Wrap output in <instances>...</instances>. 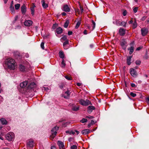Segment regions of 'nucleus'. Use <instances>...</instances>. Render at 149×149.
I'll list each match as a JSON object with an SVG mask.
<instances>
[{
    "label": "nucleus",
    "mask_w": 149,
    "mask_h": 149,
    "mask_svg": "<svg viewBox=\"0 0 149 149\" xmlns=\"http://www.w3.org/2000/svg\"><path fill=\"white\" fill-rule=\"evenodd\" d=\"M6 62V63L9 68L12 70L14 69L15 66V62L14 60L12 58H9L7 60Z\"/></svg>",
    "instance_id": "obj_1"
},
{
    "label": "nucleus",
    "mask_w": 149,
    "mask_h": 149,
    "mask_svg": "<svg viewBox=\"0 0 149 149\" xmlns=\"http://www.w3.org/2000/svg\"><path fill=\"white\" fill-rule=\"evenodd\" d=\"M79 102L83 106H88L91 104L90 101L88 100H84L83 99H81L79 100Z\"/></svg>",
    "instance_id": "obj_2"
},
{
    "label": "nucleus",
    "mask_w": 149,
    "mask_h": 149,
    "mask_svg": "<svg viewBox=\"0 0 149 149\" xmlns=\"http://www.w3.org/2000/svg\"><path fill=\"white\" fill-rule=\"evenodd\" d=\"M59 127L56 126L53 128L51 130L52 135L51 136L53 138H54L57 134V131L58 130Z\"/></svg>",
    "instance_id": "obj_3"
},
{
    "label": "nucleus",
    "mask_w": 149,
    "mask_h": 149,
    "mask_svg": "<svg viewBox=\"0 0 149 149\" xmlns=\"http://www.w3.org/2000/svg\"><path fill=\"white\" fill-rule=\"evenodd\" d=\"M6 138L9 141H11L14 138V134L13 132H9L6 135Z\"/></svg>",
    "instance_id": "obj_4"
},
{
    "label": "nucleus",
    "mask_w": 149,
    "mask_h": 149,
    "mask_svg": "<svg viewBox=\"0 0 149 149\" xmlns=\"http://www.w3.org/2000/svg\"><path fill=\"white\" fill-rule=\"evenodd\" d=\"M114 22H113L114 23ZM115 23L118 26H125L126 22L124 21L120 22L119 20H117L115 21Z\"/></svg>",
    "instance_id": "obj_5"
},
{
    "label": "nucleus",
    "mask_w": 149,
    "mask_h": 149,
    "mask_svg": "<svg viewBox=\"0 0 149 149\" xmlns=\"http://www.w3.org/2000/svg\"><path fill=\"white\" fill-rule=\"evenodd\" d=\"M130 73L131 75L134 77H136L137 75L136 71L133 68L130 69Z\"/></svg>",
    "instance_id": "obj_6"
},
{
    "label": "nucleus",
    "mask_w": 149,
    "mask_h": 149,
    "mask_svg": "<svg viewBox=\"0 0 149 149\" xmlns=\"http://www.w3.org/2000/svg\"><path fill=\"white\" fill-rule=\"evenodd\" d=\"M127 42H126L125 39H122L120 42V45L122 46L123 49H125L126 48V44Z\"/></svg>",
    "instance_id": "obj_7"
},
{
    "label": "nucleus",
    "mask_w": 149,
    "mask_h": 149,
    "mask_svg": "<svg viewBox=\"0 0 149 149\" xmlns=\"http://www.w3.org/2000/svg\"><path fill=\"white\" fill-rule=\"evenodd\" d=\"M33 23L32 21L30 20H26L24 23L25 26H31Z\"/></svg>",
    "instance_id": "obj_8"
},
{
    "label": "nucleus",
    "mask_w": 149,
    "mask_h": 149,
    "mask_svg": "<svg viewBox=\"0 0 149 149\" xmlns=\"http://www.w3.org/2000/svg\"><path fill=\"white\" fill-rule=\"evenodd\" d=\"M70 94V91L69 90H68L62 96L65 98L67 99L69 98Z\"/></svg>",
    "instance_id": "obj_9"
},
{
    "label": "nucleus",
    "mask_w": 149,
    "mask_h": 149,
    "mask_svg": "<svg viewBox=\"0 0 149 149\" xmlns=\"http://www.w3.org/2000/svg\"><path fill=\"white\" fill-rule=\"evenodd\" d=\"M148 29L143 28L141 29V34L143 36H145L148 33Z\"/></svg>",
    "instance_id": "obj_10"
},
{
    "label": "nucleus",
    "mask_w": 149,
    "mask_h": 149,
    "mask_svg": "<svg viewBox=\"0 0 149 149\" xmlns=\"http://www.w3.org/2000/svg\"><path fill=\"white\" fill-rule=\"evenodd\" d=\"M95 109L94 107L93 106H89L87 108V112L89 113H91L93 110Z\"/></svg>",
    "instance_id": "obj_11"
},
{
    "label": "nucleus",
    "mask_w": 149,
    "mask_h": 149,
    "mask_svg": "<svg viewBox=\"0 0 149 149\" xmlns=\"http://www.w3.org/2000/svg\"><path fill=\"white\" fill-rule=\"evenodd\" d=\"M36 86V85L34 82H31L28 85L27 88L28 89H33Z\"/></svg>",
    "instance_id": "obj_12"
},
{
    "label": "nucleus",
    "mask_w": 149,
    "mask_h": 149,
    "mask_svg": "<svg viewBox=\"0 0 149 149\" xmlns=\"http://www.w3.org/2000/svg\"><path fill=\"white\" fill-rule=\"evenodd\" d=\"M63 10L66 12H68L70 11V9L68 5H65L63 6Z\"/></svg>",
    "instance_id": "obj_13"
},
{
    "label": "nucleus",
    "mask_w": 149,
    "mask_h": 149,
    "mask_svg": "<svg viewBox=\"0 0 149 149\" xmlns=\"http://www.w3.org/2000/svg\"><path fill=\"white\" fill-rule=\"evenodd\" d=\"M26 7L24 4H23L21 7V12L23 14H25L26 12Z\"/></svg>",
    "instance_id": "obj_14"
},
{
    "label": "nucleus",
    "mask_w": 149,
    "mask_h": 149,
    "mask_svg": "<svg viewBox=\"0 0 149 149\" xmlns=\"http://www.w3.org/2000/svg\"><path fill=\"white\" fill-rule=\"evenodd\" d=\"M119 33L120 36H124L125 33V30L123 28H120L119 30Z\"/></svg>",
    "instance_id": "obj_15"
},
{
    "label": "nucleus",
    "mask_w": 149,
    "mask_h": 149,
    "mask_svg": "<svg viewBox=\"0 0 149 149\" xmlns=\"http://www.w3.org/2000/svg\"><path fill=\"white\" fill-rule=\"evenodd\" d=\"M28 83V82L27 81H25L22 83H21L20 84V86L21 87L24 88L26 86Z\"/></svg>",
    "instance_id": "obj_16"
},
{
    "label": "nucleus",
    "mask_w": 149,
    "mask_h": 149,
    "mask_svg": "<svg viewBox=\"0 0 149 149\" xmlns=\"http://www.w3.org/2000/svg\"><path fill=\"white\" fill-rule=\"evenodd\" d=\"M19 68L20 71L22 72H26L27 71V69L24 66L22 65H20L19 66Z\"/></svg>",
    "instance_id": "obj_17"
},
{
    "label": "nucleus",
    "mask_w": 149,
    "mask_h": 149,
    "mask_svg": "<svg viewBox=\"0 0 149 149\" xmlns=\"http://www.w3.org/2000/svg\"><path fill=\"white\" fill-rule=\"evenodd\" d=\"M90 131L88 129H85L82 130L81 132V134L83 135H86L89 133Z\"/></svg>",
    "instance_id": "obj_18"
},
{
    "label": "nucleus",
    "mask_w": 149,
    "mask_h": 149,
    "mask_svg": "<svg viewBox=\"0 0 149 149\" xmlns=\"http://www.w3.org/2000/svg\"><path fill=\"white\" fill-rule=\"evenodd\" d=\"M56 33L58 34H60L62 33L63 29L62 28L60 27H59L56 29Z\"/></svg>",
    "instance_id": "obj_19"
},
{
    "label": "nucleus",
    "mask_w": 149,
    "mask_h": 149,
    "mask_svg": "<svg viewBox=\"0 0 149 149\" xmlns=\"http://www.w3.org/2000/svg\"><path fill=\"white\" fill-rule=\"evenodd\" d=\"M41 3H42V6L44 8H46L48 7V4L45 3L44 0H42Z\"/></svg>",
    "instance_id": "obj_20"
},
{
    "label": "nucleus",
    "mask_w": 149,
    "mask_h": 149,
    "mask_svg": "<svg viewBox=\"0 0 149 149\" xmlns=\"http://www.w3.org/2000/svg\"><path fill=\"white\" fill-rule=\"evenodd\" d=\"M58 144L59 147L60 148H63L64 147V145L63 142L61 141H58L57 143Z\"/></svg>",
    "instance_id": "obj_21"
},
{
    "label": "nucleus",
    "mask_w": 149,
    "mask_h": 149,
    "mask_svg": "<svg viewBox=\"0 0 149 149\" xmlns=\"http://www.w3.org/2000/svg\"><path fill=\"white\" fill-rule=\"evenodd\" d=\"M132 56H129V57H127V64L129 65H130L131 64V58H132Z\"/></svg>",
    "instance_id": "obj_22"
},
{
    "label": "nucleus",
    "mask_w": 149,
    "mask_h": 149,
    "mask_svg": "<svg viewBox=\"0 0 149 149\" xmlns=\"http://www.w3.org/2000/svg\"><path fill=\"white\" fill-rule=\"evenodd\" d=\"M27 145L29 147L32 148L33 147V142L32 140H30L27 143Z\"/></svg>",
    "instance_id": "obj_23"
},
{
    "label": "nucleus",
    "mask_w": 149,
    "mask_h": 149,
    "mask_svg": "<svg viewBox=\"0 0 149 149\" xmlns=\"http://www.w3.org/2000/svg\"><path fill=\"white\" fill-rule=\"evenodd\" d=\"M134 47H131L128 48V50L130 51L129 54H131L134 52Z\"/></svg>",
    "instance_id": "obj_24"
},
{
    "label": "nucleus",
    "mask_w": 149,
    "mask_h": 149,
    "mask_svg": "<svg viewBox=\"0 0 149 149\" xmlns=\"http://www.w3.org/2000/svg\"><path fill=\"white\" fill-rule=\"evenodd\" d=\"M0 120L1 121V123L3 125H6L7 123V120L4 118H1L0 119Z\"/></svg>",
    "instance_id": "obj_25"
},
{
    "label": "nucleus",
    "mask_w": 149,
    "mask_h": 149,
    "mask_svg": "<svg viewBox=\"0 0 149 149\" xmlns=\"http://www.w3.org/2000/svg\"><path fill=\"white\" fill-rule=\"evenodd\" d=\"M73 110L76 111L78 110L79 109V106H74L72 107V108Z\"/></svg>",
    "instance_id": "obj_26"
},
{
    "label": "nucleus",
    "mask_w": 149,
    "mask_h": 149,
    "mask_svg": "<svg viewBox=\"0 0 149 149\" xmlns=\"http://www.w3.org/2000/svg\"><path fill=\"white\" fill-rule=\"evenodd\" d=\"M65 132L67 134H69L70 135H74L75 134V133L74 132L68 130L66 131Z\"/></svg>",
    "instance_id": "obj_27"
},
{
    "label": "nucleus",
    "mask_w": 149,
    "mask_h": 149,
    "mask_svg": "<svg viewBox=\"0 0 149 149\" xmlns=\"http://www.w3.org/2000/svg\"><path fill=\"white\" fill-rule=\"evenodd\" d=\"M59 56H60V57L61 58H63V59L64 57V55L63 53L62 52L60 51L59 52Z\"/></svg>",
    "instance_id": "obj_28"
},
{
    "label": "nucleus",
    "mask_w": 149,
    "mask_h": 149,
    "mask_svg": "<svg viewBox=\"0 0 149 149\" xmlns=\"http://www.w3.org/2000/svg\"><path fill=\"white\" fill-rule=\"evenodd\" d=\"M66 64L65 63V61L64 59H63L61 62V67L64 68Z\"/></svg>",
    "instance_id": "obj_29"
},
{
    "label": "nucleus",
    "mask_w": 149,
    "mask_h": 149,
    "mask_svg": "<svg viewBox=\"0 0 149 149\" xmlns=\"http://www.w3.org/2000/svg\"><path fill=\"white\" fill-rule=\"evenodd\" d=\"M35 6H34L33 7H32L31 8V14L33 15L34 14V7H35Z\"/></svg>",
    "instance_id": "obj_30"
},
{
    "label": "nucleus",
    "mask_w": 149,
    "mask_h": 149,
    "mask_svg": "<svg viewBox=\"0 0 149 149\" xmlns=\"http://www.w3.org/2000/svg\"><path fill=\"white\" fill-rule=\"evenodd\" d=\"M10 10L12 13L14 14L15 13V10L14 9V7L13 6V5H10Z\"/></svg>",
    "instance_id": "obj_31"
},
{
    "label": "nucleus",
    "mask_w": 149,
    "mask_h": 149,
    "mask_svg": "<svg viewBox=\"0 0 149 149\" xmlns=\"http://www.w3.org/2000/svg\"><path fill=\"white\" fill-rule=\"evenodd\" d=\"M81 21H79L77 23L75 27V28L76 29H77L79 26L81 24Z\"/></svg>",
    "instance_id": "obj_32"
},
{
    "label": "nucleus",
    "mask_w": 149,
    "mask_h": 149,
    "mask_svg": "<svg viewBox=\"0 0 149 149\" xmlns=\"http://www.w3.org/2000/svg\"><path fill=\"white\" fill-rule=\"evenodd\" d=\"M69 21L67 20L65 22V23L64 24V27L65 28H67L68 26V24H69Z\"/></svg>",
    "instance_id": "obj_33"
},
{
    "label": "nucleus",
    "mask_w": 149,
    "mask_h": 149,
    "mask_svg": "<svg viewBox=\"0 0 149 149\" xmlns=\"http://www.w3.org/2000/svg\"><path fill=\"white\" fill-rule=\"evenodd\" d=\"M92 30H93L94 29V28H95V23L94 22V21L93 20H92Z\"/></svg>",
    "instance_id": "obj_34"
},
{
    "label": "nucleus",
    "mask_w": 149,
    "mask_h": 149,
    "mask_svg": "<svg viewBox=\"0 0 149 149\" xmlns=\"http://www.w3.org/2000/svg\"><path fill=\"white\" fill-rule=\"evenodd\" d=\"M137 26V23L136 21H135L133 23L132 27L133 29H134L136 28Z\"/></svg>",
    "instance_id": "obj_35"
},
{
    "label": "nucleus",
    "mask_w": 149,
    "mask_h": 149,
    "mask_svg": "<svg viewBox=\"0 0 149 149\" xmlns=\"http://www.w3.org/2000/svg\"><path fill=\"white\" fill-rule=\"evenodd\" d=\"M20 4L19 3L15 5V8L16 10H18L19 8Z\"/></svg>",
    "instance_id": "obj_36"
},
{
    "label": "nucleus",
    "mask_w": 149,
    "mask_h": 149,
    "mask_svg": "<svg viewBox=\"0 0 149 149\" xmlns=\"http://www.w3.org/2000/svg\"><path fill=\"white\" fill-rule=\"evenodd\" d=\"M141 63V61L140 60H137L135 62V63L136 65H140Z\"/></svg>",
    "instance_id": "obj_37"
},
{
    "label": "nucleus",
    "mask_w": 149,
    "mask_h": 149,
    "mask_svg": "<svg viewBox=\"0 0 149 149\" xmlns=\"http://www.w3.org/2000/svg\"><path fill=\"white\" fill-rule=\"evenodd\" d=\"M71 149H77V146L76 145H73L70 147Z\"/></svg>",
    "instance_id": "obj_38"
},
{
    "label": "nucleus",
    "mask_w": 149,
    "mask_h": 149,
    "mask_svg": "<svg viewBox=\"0 0 149 149\" xmlns=\"http://www.w3.org/2000/svg\"><path fill=\"white\" fill-rule=\"evenodd\" d=\"M87 120L86 119L83 118L81 120V122L82 123H85L87 122Z\"/></svg>",
    "instance_id": "obj_39"
},
{
    "label": "nucleus",
    "mask_w": 149,
    "mask_h": 149,
    "mask_svg": "<svg viewBox=\"0 0 149 149\" xmlns=\"http://www.w3.org/2000/svg\"><path fill=\"white\" fill-rule=\"evenodd\" d=\"M61 39L64 40H68L67 38V37L65 36H63L62 38Z\"/></svg>",
    "instance_id": "obj_40"
},
{
    "label": "nucleus",
    "mask_w": 149,
    "mask_h": 149,
    "mask_svg": "<svg viewBox=\"0 0 149 149\" xmlns=\"http://www.w3.org/2000/svg\"><path fill=\"white\" fill-rule=\"evenodd\" d=\"M130 95L133 97H134L136 96V94L133 92L130 93Z\"/></svg>",
    "instance_id": "obj_41"
},
{
    "label": "nucleus",
    "mask_w": 149,
    "mask_h": 149,
    "mask_svg": "<svg viewBox=\"0 0 149 149\" xmlns=\"http://www.w3.org/2000/svg\"><path fill=\"white\" fill-rule=\"evenodd\" d=\"M65 78L67 79V80H72V78L71 77H70L69 76H65Z\"/></svg>",
    "instance_id": "obj_42"
},
{
    "label": "nucleus",
    "mask_w": 149,
    "mask_h": 149,
    "mask_svg": "<svg viewBox=\"0 0 149 149\" xmlns=\"http://www.w3.org/2000/svg\"><path fill=\"white\" fill-rule=\"evenodd\" d=\"M44 42H42L40 45V46L41 48L42 49H44L45 48V47L44 46Z\"/></svg>",
    "instance_id": "obj_43"
},
{
    "label": "nucleus",
    "mask_w": 149,
    "mask_h": 149,
    "mask_svg": "<svg viewBox=\"0 0 149 149\" xmlns=\"http://www.w3.org/2000/svg\"><path fill=\"white\" fill-rule=\"evenodd\" d=\"M138 10V7H135V8H134L133 9L134 12V13H136L137 12Z\"/></svg>",
    "instance_id": "obj_44"
},
{
    "label": "nucleus",
    "mask_w": 149,
    "mask_h": 149,
    "mask_svg": "<svg viewBox=\"0 0 149 149\" xmlns=\"http://www.w3.org/2000/svg\"><path fill=\"white\" fill-rule=\"evenodd\" d=\"M69 43V41L68 40H66L63 43V45H67V44H68Z\"/></svg>",
    "instance_id": "obj_45"
},
{
    "label": "nucleus",
    "mask_w": 149,
    "mask_h": 149,
    "mask_svg": "<svg viewBox=\"0 0 149 149\" xmlns=\"http://www.w3.org/2000/svg\"><path fill=\"white\" fill-rule=\"evenodd\" d=\"M127 13V11L126 10H125L123 12V14L124 16H125L126 15Z\"/></svg>",
    "instance_id": "obj_46"
},
{
    "label": "nucleus",
    "mask_w": 149,
    "mask_h": 149,
    "mask_svg": "<svg viewBox=\"0 0 149 149\" xmlns=\"http://www.w3.org/2000/svg\"><path fill=\"white\" fill-rule=\"evenodd\" d=\"M57 24H54L52 26V28L53 29H55L56 28V26H57Z\"/></svg>",
    "instance_id": "obj_47"
},
{
    "label": "nucleus",
    "mask_w": 149,
    "mask_h": 149,
    "mask_svg": "<svg viewBox=\"0 0 149 149\" xmlns=\"http://www.w3.org/2000/svg\"><path fill=\"white\" fill-rule=\"evenodd\" d=\"M86 118H89L90 119H92L94 118V117L93 116H86Z\"/></svg>",
    "instance_id": "obj_48"
},
{
    "label": "nucleus",
    "mask_w": 149,
    "mask_h": 149,
    "mask_svg": "<svg viewBox=\"0 0 149 149\" xmlns=\"http://www.w3.org/2000/svg\"><path fill=\"white\" fill-rule=\"evenodd\" d=\"M146 102L148 104L149 102V97H148L146 98Z\"/></svg>",
    "instance_id": "obj_49"
},
{
    "label": "nucleus",
    "mask_w": 149,
    "mask_h": 149,
    "mask_svg": "<svg viewBox=\"0 0 149 149\" xmlns=\"http://www.w3.org/2000/svg\"><path fill=\"white\" fill-rule=\"evenodd\" d=\"M63 46L64 48L65 49H68V46H67V45H63Z\"/></svg>",
    "instance_id": "obj_50"
},
{
    "label": "nucleus",
    "mask_w": 149,
    "mask_h": 149,
    "mask_svg": "<svg viewBox=\"0 0 149 149\" xmlns=\"http://www.w3.org/2000/svg\"><path fill=\"white\" fill-rule=\"evenodd\" d=\"M142 48H143V47L142 46H140V47H138L136 49V50H139L141 49H142Z\"/></svg>",
    "instance_id": "obj_51"
},
{
    "label": "nucleus",
    "mask_w": 149,
    "mask_h": 149,
    "mask_svg": "<svg viewBox=\"0 0 149 149\" xmlns=\"http://www.w3.org/2000/svg\"><path fill=\"white\" fill-rule=\"evenodd\" d=\"M72 34V31H69L68 32V35L69 36L71 35Z\"/></svg>",
    "instance_id": "obj_52"
},
{
    "label": "nucleus",
    "mask_w": 149,
    "mask_h": 149,
    "mask_svg": "<svg viewBox=\"0 0 149 149\" xmlns=\"http://www.w3.org/2000/svg\"><path fill=\"white\" fill-rule=\"evenodd\" d=\"M131 86L132 87H136L135 85L133 83H131Z\"/></svg>",
    "instance_id": "obj_53"
},
{
    "label": "nucleus",
    "mask_w": 149,
    "mask_h": 149,
    "mask_svg": "<svg viewBox=\"0 0 149 149\" xmlns=\"http://www.w3.org/2000/svg\"><path fill=\"white\" fill-rule=\"evenodd\" d=\"M90 123L92 125H93L95 124V121L93 120H91V122Z\"/></svg>",
    "instance_id": "obj_54"
},
{
    "label": "nucleus",
    "mask_w": 149,
    "mask_h": 149,
    "mask_svg": "<svg viewBox=\"0 0 149 149\" xmlns=\"http://www.w3.org/2000/svg\"><path fill=\"white\" fill-rule=\"evenodd\" d=\"M43 90H45V91H47V90H49V89L48 88H46V87H43Z\"/></svg>",
    "instance_id": "obj_55"
},
{
    "label": "nucleus",
    "mask_w": 149,
    "mask_h": 149,
    "mask_svg": "<svg viewBox=\"0 0 149 149\" xmlns=\"http://www.w3.org/2000/svg\"><path fill=\"white\" fill-rule=\"evenodd\" d=\"M80 8L81 13L83 12L84 11L83 8L81 6H80Z\"/></svg>",
    "instance_id": "obj_56"
},
{
    "label": "nucleus",
    "mask_w": 149,
    "mask_h": 149,
    "mask_svg": "<svg viewBox=\"0 0 149 149\" xmlns=\"http://www.w3.org/2000/svg\"><path fill=\"white\" fill-rule=\"evenodd\" d=\"M146 18V16H144V17H143L142 18H141V20H145Z\"/></svg>",
    "instance_id": "obj_57"
},
{
    "label": "nucleus",
    "mask_w": 149,
    "mask_h": 149,
    "mask_svg": "<svg viewBox=\"0 0 149 149\" xmlns=\"http://www.w3.org/2000/svg\"><path fill=\"white\" fill-rule=\"evenodd\" d=\"M76 84L77 86H80L81 85V84L79 83H77Z\"/></svg>",
    "instance_id": "obj_58"
},
{
    "label": "nucleus",
    "mask_w": 149,
    "mask_h": 149,
    "mask_svg": "<svg viewBox=\"0 0 149 149\" xmlns=\"http://www.w3.org/2000/svg\"><path fill=\"white\" fill-rule=\"evenodd\" d=\"M84 33L85 34H87V30H85L84 32Z\"/></svg>",
    "instance_id": "obj_59"
},
{
    "label": "nucleus",
    "mask_w": 149,
    "mask_h": 149,
    "mask_svg": "<svg viewBox=\"0 0 149 149\" xmlns=\"http://www.w3.org/2000/svg\"><path fill=\"white\" fill-rule=\"evenodd\" d=\"M62 15L63 16H65L66 15V13L65 12H63L62 13Z\"/></svg>",
    "instance_id": "obj_60"
},
{
    "label": "nucleus",
    "mask_w": 149,
    "mask_h": 149,
    "mask_svg": "<svg viewBox=\"0 0 149 149\" xmlns=\"http://www.w3.org/2000/svg\"><path fill=\"white\" fill-rule=\"evenodd\" d=\"M92 125L91 124V123H89V124H88V127L89 128L91 126V125Z\"/></svg>",
    "instance_id": "obj_61"
},
{
    "label": "nucleus",
    "mask_w": 149,
    "mask_h": 149,
    "mask_svg": "<svg viewBox=\"0 0 149 149\" xmlns=\"http://www.w3.org/2000/svg\"><path fill=\"white\" fill-rule=\"evenodd\" d=\"M75 131L77 133V134L78 135L79 133V132L77 130H75Z\"/></svg>",
    "instance_id": "obj_62"
},
{
    "label": "nucleus",
    "mask_w": 149,
    "mask_h": 149,
    "mask_svg": "<svg viewBox=\"0 0 149 149\" xmlns=\"http://www.w3.org/2000/svg\"><path fill=\"white\" fill-rule=\"evenodd\" d=\"M55 148L54 146H51V149H55Z\"/></svg>",
    "instance_id": "obj_63"
},
{
    "label": "nucleus",
    "mask_w": 149,
    "mask_h": 149,
    "mask_svg": "<svg viewBox=\"0 0 149 149\" xmlns=\"http://www.w3.org/2000/svg\"><path fill=\"white\" fill-rule=\"evenodd\" d=\"M90 47L91 48H92L93 47V44H91L90 45Z\"/></svg>",
    "instance_id": "obj_64"
}]
</instances>
